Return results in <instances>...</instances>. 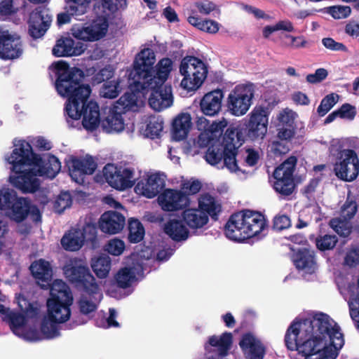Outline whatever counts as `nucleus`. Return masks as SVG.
<instances>
[{
  "label": "nucleus",
  "mask_w": 359,
  "mask_h": 359,
  "mask_svg": "<svg viewBox=\"0 0 359 359\" xmlns=\"http://www.w3.org/2000/svg\"><path fill=\"white\" fill-rule=\"evenodd\" d=\"M339 240L336 235L324 234L318 235L315 244L318 250L322 252L333 250L337 245Z\"/></svg>",
  "instance_id": "nucleus-46"
},
{
  "label": "nucleus",
  "mask_w": 359,
  "mask_h": 359,
  "mask_svg": "<svg viewBox=\"0 0 359 359\" xmlns=\"http://www.w3.org/2000/svg\"><path fill=\"white\" fill-rule=\"evenodd\" d=\"M246 130L243 128L230 126L224 133L222 141L208 140V149L205 154V161L212 165H217L222 162L230 170L236 172L239 170L236 155L238 149L245 141Z\"/></svg>",
  "instance_id": "nucleus-3"
},
{
  "label": "nucleus",
  "mask_w": 359,
  "mask_h": 359,
  "mask_svg": "<svg viewBox=\"0 0 359 359\" xmlns=\"http://www.w3.org/2000/svg\"><path fill=\"white\" fill-rule=\"evenodd\" d=\"M191 117L188 113H181L172 123V137L175 141L185 140L191 128Z\"/></svg>",
  "instance_id": "nucleus-36"
},
{
  "label": "nucleus",
  "mask_w": 359,
  "mask_h": 359,
  "mask_svg": "<svg viewBox=\"0 0 359 359\" xmlns=\"http://www.w3.org/2000/svg\"><path fill=\"white\" fill-rule=\"evenodd\" d=\"M121 92L118 80L106 81L100 88V94L102 97L108 99L116 98Z\"/></svg>",
  "instance_id": "nucleus-49"
},
{
  "label": "nucleus",
  "mask_w": 359,
  "mask_h": 359,
  "mask_svg": "<svg viewBox=\"0 0 359 359\" xmlns=\"http://www.w3.org/2000/svg\"><path fill=\"white\" fill-rule=\"evenodd\" d=\"M128 241L132 243L140 242L144 236V229L142 224L137 219L131 218L128 221Z\"/></svg>",
  "instance_id": "nucleus-44"
},
{
  "label": "nucleus",
  "mask_w": 359,
  "mask_h": 359,
  "mask_svg": "<svg viewBox=\"0 0 359 359\" xmlns=\"http://www.w3.org/2000/svg\"><path fill=\"white\" fill-rule=\"evenodd\" d=\"M290 142L279 140L273 141L270 144V151L275 157H280L290 151Z\"/></svg>",
  "instance_id": "nucleus-55"
},
{
  "label": "nucleus",
  "mask_w": 359,
  "mask_h": 359,
  "mask_svg": "<svg viewBox=\"0 0 359 359\" xmlns=\"http://www.w3.org/2000/svg\"><path fill=\"white\" fill-rule=\"evenodd\" d=\"M323 45L327 49L332 51L347 52V47L342 43L334 41L331 37H325L322 39Z\"/></svg>",
  "instance_id": "nucleus-61"
},
{
  "label": "nucleus",
  "mask_w": 359,
  "mask_h": 359,
  "mask_svg": "<svg viewBox=\"0 0 359 359\" xmlns=\"http://www.w3.org/2000/svg\"><path fill=\"white\" fill-rule=\"evenodd\" d=\"M158 201L164 211L182 210L189 204V198L182 191L167 189L158 197Z\"/></svg>",
  "instance_id": "nucleus-26"
},
{
  "label": "nucleus",
  "mask_w": 359,
  "mask_h": 359,
  "mask_svg": "<svg viewBox=\"0 0 359 359\" xmlns=\"http://www.w3.org/2000/svg\"><path fill=\"white\" fill-rule=\"evenodd\" d=\"M12 165L17 175L11 177V182L15 188L24 194H33L39 189L41 182L36 177L39 175L37 170L32 168L22 170L25 165H20L18 169H14V165Z\"/></svg>",
  "instance_id": "nucleus-23"
},
{
  "label": "nucleus",
  "mask_w": 359,
  "mask_h": 359,
  "mask_svg": "<svg viewBox=\"0 0 359 359\" xmlns=\"http://www.w3.org/2000/svg\"><path fill=\"white\" fill-rule=\"evenodd\" d=\"M124 242L118 238H114L108 241L105 246V250L114 256L121 255L125 250Z\"/></svg>",
  "instance_id": "nucleus-57"
},
{
  "label": "nucleus",
  "mask_w": 359,
  "mask_h": 359,
  "mask_svg": "<svg viewBox=\"0 0 359 359\" xmlns=\"http://www.w3.org/2000/svg\"><path fill=\"white\" fill-rule=\"evenodd\" d=\"M15 1H0V20H6L16 14L20 8H25L27 1H22L20 6L14 4Z\"/></svg>",
  "instance_id": "nucleus-48"
},
{
  "label": "nucleus",
  "mask_w": 359,
  "mask_h": 359,
  "mask_svg": "<svg viewBox=\"0 0 359 359\" xmlns=\"http://www.w3.org/2000/svg\"><path fill=\"white\" fill-rule=\"evenodd\" d=\"M23 53L20 36L8 29L0 28V58L13 60L19 58Z\"/></svg>",
  "instance_id": "nucleus-21"
},
{
  "label": "nucleus",
  "mask_w": 359,
  "mask_h": 359,
  "mask_svg": "<svg viewBox=\"0 0 359 359\" xmlns=\"http://www.w3.org/2000/svg\"><path fill=\"white\" fill-rule=\"evenodd\" d=\"M327 13L334 19L347 18L351 12V8L346 6H334L327 8Z\"/></svg>",
  "instance_id": "nucleus-58"
},
{
  "label": "nucleus",
  "mask_w": 359,
  "mask_h": 359,
  "mask_svg": "<svg viewBox=\"0 0 359 359\" xmlns=\"http://www.w3.org/2000/svg\"><path fill=\"white\" fill-rule=\"evenodd\" d=\"M336 176L345 182H352L359 174V159L353 149H343L339 153L334 165Z\"/></svg>",
  "instance_id": "nucleus-13"
},
{
  "label": "nucleus",
  "mask_w": 359,
  "mask_h": 359,
  "mask_svg": "<svg viewBox=\"0 0 359 359\" xmlns=\"http://www.w3.org/2000/svg\"><path fill=\"white\" fill-rule=\"evenodd\" d=\"M266 350L262 339L248 331V359H264Z\"/></svg>",
  "instance_id": "nucleus-39"
},
{
  "label": "nucleus",
  "mask_w": 359,
  "mask_h": 359,
  "mask_svg": "<svg viewBox=\"0 0 359 359\" xmlns=\"http://www.w3.org/2000/svg\"><path fill=\"white\" fill-rule=\"evenodd\" d=\"M201 183L198 180H194L192 182H185L182 184V189L188 197L189 195L196 194L201 189Z\"/></svg>",
  "instance_id": "nucleus-63"
},
{
  "label": "nucleus",
  "mask_w": 359,
  "mask_h": 359,
  "mask_svg": "<svg viewBox=\"0 0 359 359\" xmlns=\"http://www.w3.org/2000/svg\"><path fill=\"white\" fill-rule=\"evenodd\" d=\"M118 287L126 289L131 286L136 279L135 267H123L118 271L114 277Z\"/></svg>",
  "instance_id": "nucleus-41"
},
{
  "label": "nucleus",
  "mask_w": 359,
  "mask_h": 359,
  "mask_svg": "<svg viewBox=\"0 0 359 359\" xmlns=\"http://www.w3.org/2000/svg\"><path fill=\"white\" fill-rule=\"evenodd\" d=\"M0 210L16 223L25 220L30 214L35 222L41 221V215L39 208L31 204L29 199L18 197L12 189L0 190Z\"/></svg>",
  "instance_id": "nucleus-6"
},
{
  "label": "nucleus",
  "mask_w": 359,
  "mask_h": 359,
  "mask_svg": "<svg viewBox=\"0 0 359 359\" xmlns=\"http://www.w3.org/2000/svg\"><path fill=\"white\" fill-rule=\"evenodd\" d=\"M156 55L149 48L142 50L135 56L133 69L130 73L133 80L149 81L164 84L172 69V61L168 57L158 61L154 69Z\"/></svg>",
  "instance_id": "nucleus-4"
},
{
  "label": "nucleus",
  "mask_w": 359,
  "mask_h": 359,
  "mask_svg": "<svg viewBox=\"0 0 359 359\" xmlns=\"http://www.w3.org/2000/svg\"><path fill=\"white\" fill-rule=\"evenodd\" d=\"M64 274L68 281L81 292L97 293L98 284L87 266L71 260L63 267Z\"/></svg>",
  "instance_id": "nucleus-9"
},
{
  "label": "nucleus",
  "mask_w": 359,
  "mask_h": 359,
  "mask_svg": "<svg viewBox=\"0 0 359 359\" xmlns=\"http://www.w3.org/2000/svg\"><path fill=\"white\" fill-rule=\"evenodd\" d=\"M114 73V70L110 67H104L93 76V83L98 84L109 81L108 80L113 77Z\"/></svg>",
  "instance_id": "nucleus-60"
},
{
  "label": "nucleus",
  "mask_w": 359,
  "mask_h": 359,
  "mask_svg": "<svg viewBox=\"0 0 359 359\" xmlns=\"http://www.w3.org/2000/svg\"><path fill=\"white\" fill-rule=\"evenodd\" d=\"M343 264L349 268H355L359 265V247L351 246L347 250Z\"/></svg>",
  "instance_id": "nucleus-53"
},
{
  "label": "nucleus",
  "mask_w": 359,
  "mask_h": 359,
  "mask_svg": "<svg viewBox=\"0 0 359 359\" xmlns=\"http://www.w3.org/2000/svg\"><path fill=\"white\" fill-rule=\"evenodd\" d=\"M8 161L14 165V169H18L20 165L36 166L39 176L50 179L54 178L61 169V163L55 156L49 154L46 160L43 159L33 151L31 144L25 140H22L18 147L13 150Z\"/></svg>",
  "instance_id": "nucleus-5"
},
{
  "label": "nucleus",
  "mask_w": 359,
  "mask_h": 359,
  "mask_svg": "<svg viewBox=\"0 0 359 359\" xmlns=\"http://www.w3.org/2000/svg\"><path fill=\"white\" fill-rule=\"evenodd\" d=\"M92 1H66L65 10H68L72 18L78 17L85 14L90 6Z\"/></svg>",
  "instance_id": "nucleus-47"
},
{
  "label": "nucleus",
  "mask_w": 359,
  "mask_h": 359,
  "mask_svg": "<svg viewBox=\"0 0 359 359\" xmlns=\"http://www.w3.org/2000/svg\"><path fill=\"white\" fill-rule=\"evenodd\" d=\"M221 205L209 194L201 195L198 198V208L185 209L182 212L184 222L192 229L203 227L209 221V216L214 220L218 219Z\"/></svg>",
  "instance_id": "nucleus-7"
},
{
  "label": "nucleus",
  "mask_w": 359,
  "mask_h": 359,
  "mask_svg": "<svg viewBox=\"0 0 359 359\" xmlns=\"http://www.w3.org/2000/svg\"><path fill=\"white\" fill-rule=\"evenodd\" d=\"M32 276L42 289L50 287L53 278V269L50 263L43 259L34 261L29 267Z\"/></svg>",
  "instance_id": "nucleus-32"
},
{
  "label": "nucleus",
  "mask_w": 359,
  "mask_h": 359,
  "mask_svg": "<svg viewBox=\"0 0 359 359\" xmlns=\"http://www.w3.org/2000/svg\"><path fill=\"white\" fill-rule=\"evenodd\" d=\"M268 222L261 212L248 209V244L263 239L267 235Z\"/></svg>",
  "instance_id": "nucleus-27"
},
{
  "label": "nucleus",
  "mask_w": 359,
  "mask_h": 359,
  "mask_svg": "<svg viewBox=\"0 0 359 359\" xmlns=\"http://www.w3.org/2000/svg\"><path fill=\"white\" fill-rule=\"evenodd\" d=\"M86 49V46L83 43H76L69 36H61L56 41L52 53L55 57H69L80 55Z\"/></svg>",
  "instance_id": "nucleus-29"
},
{
  "label": "nucleus",
  "mask_w": 359,
  "mask_h": 359,
  "mask_svg": "<svg viewBox=\"0 0 359 359\" xmlns=\"http://www.w3.org/2000/svg\"><path fill=\"white\" fill-rule=\"evenodd\" d=\"M164 187V180L158 174L155 173L150 175L145 182H138L135 190L148 198H153L161 193Z\"/></svg>",
  "instance_id": "nucleus-34"
},
{
  "label": "nucleus",
  "mask_w": 359,
  "mask_h": 359,
  "mask_svg": "<svg viewBox=\"0 0 359 359\" xmlns=\"http://www.w3.org/2000/svg\"><path fill=\"white\" fill-rule=\"evenodd\" d=\"M118 9L117 5L113 1H95L93 10L96 18L89 25L95 40H100L106 35L109 28V22L114 18V13Z\"/></svg>",
  "instance_id": "nucleus-12"
},
{
  "label": "nucleus",
  "mask_w": 359,
  "mask_h": 359,
  "mask_svg": "<svg viewBox=\"0 0 359 359\" xmlns=\"http://www.w3.org/2000/svg\"><path fill=\"white\" fill-rule=\"evenodd\" d=\"M125 223V217L121 213L109 210L101 215L99 227L105 233L116 234L123 229Z\"/></svg>",
  "instance_id": "nucleus-30"
},
{
  "label": "nucleus",
  "mask_w": 359,
  "mask_h": 359,
  "mask_svg": "<svg viewBox=\"0 0 359 359\" xmlns=\"http://www.w3.org/2000/svg\"><path fill=\"white\" fill-rule=\"evenodd\" d=\"M97 163L90 156L86 157H74L69 165V173L73 180L79 182L83 181L85 175H93L97 169Z\"/></svg>",
  "instance_id": "nucleus-28"
},
{
  "label": "nucleus",
  "mask_w": 359,
  "mask_h": 359,
  "mask_svg": "<svg viewBox=\"0 0 359 359\" xmlns=\"http://www.w3.org/2000/svg\"><path fill=\"white\" fill-rule=\"evenodd\" d=\"M138 90L136 92H126L116 102L114 108L119 110L122 113H126L128 111H135L137 108V100L140 91L139 88L137 87Z\"/></svg>",
  "instance_id": "nucleus-40"
},
{
  "label": "nucleus",
  "mask_w": 359,
  "mask_h": 359,
  "mask_svg": "<svg viewBox=\"0 0 359 359\" xmlns=\"http://www.w3.org/2000/svg\"><path fill=\"white\" fill-rule=\"evenodd\" d=\"M293 262L296 268L311 274L315 272L316 262L315 252L307 248L299 249L293 255Z\"/></svg>",
  "instance_id": "nucleus-35"
},
{
  "label": "nucleus",
  "mask_w": 359,
  "mask_h": 359,
  "mask_svg": "<svg viewBox=\"0 0 359 359\" xmlns=\"http://www.w3.org/2000/svg\"><path fill=\"white\" fill-rule=\"evenodd\" d=\"M339 95L330 93L323 97L320 105L317 108L319 116H324L337 102Z\"/></svg>",
  "instance_id": "nucleus-51"
},
{
  "label": "nucleus",
  "mask_w": 359,
  "mask_h": 359,
  "mask_svg": "<svg viewBox=\"0 0 359 359\" xmlns=\"http://www.w3.org/2000/svg\"><path fill=\"white\" fill-rule=\"evenodd\" d=\"M72 198L69 194L65 193L60 194L55 201L54 207L60 213L62 212L67 208L71 206Z\"/></svg>",
  "instance_id": "nucleus-62"
},
{
  "label": "nucleus",
  "mask_w": 359,
  "mask_h": 359,
  "mask_svg": "<svg viewBox=\"0 0 359 359\" xmlns=\"http://www.w3.org/2000/svg\"><path fill=\"white\" fill-rule=\"evenodd\" d=\"M297 163L295 156H290L274 170L273 177V189L283 196H290L294 191L296 184L294 180V172Z\"/></svg>",
  "instance_id": "nucleus-10"
},
{
  "label": "nucleus",
  "mask_w": 359,
  "mask_h": 359,
  "mask_svg": "<svg viewBox=\"0 0 359 359\" xmlns=\"http://www.w3.org/2000/svg\"><path fill=\"white\" fill-rule=\"evenodd\" d=\"M297 114L285 109L277 116L276 137L281 141L291 142L297 133L295 118Z\"/></svg>",
  "instance_id": "nucleus-25"
},
{
  "label": "nucleus",
  "mask_w": 359,
  "mask_h": 359,
  "mask_svg": "<svg viewBox=\"0 0 359 359\" xmlns=\"http://www.w3.org/2000/svg\"><path fill=\"white\" fill-rule=\"evenodd\" d=\"M102 297L100 287H97V293L92 294L90 292H82L77 302L79 311L81 314L88 315L95 312L97 304Z\"/></svg>",
  "instance_id": "nucleus-37"
},
{
  "label": "nucleus",
  "mask_w": 359,
  "mask_h": 359,
  "mask_svg": "<svg viewBox=\"0 0 359 359\" xmlns=\"http://www.w3.org/2000/svg\"><path fill=\"white\" fill-rule=\"evenodd\" d=\"M269 108L262 105L256 106L248 118V140L252 141L263 140L267 133Z\"/></svg>",
  "instance_id": "nucleus-20"
},
{
  "label": "nucleus",
  "mask_w": 359,
  "mask_h": 359,
  "mask_svg": "<svg viewBox=\"0 0 359 359\" xmlns=\"http://www.w3.org/2000/svg\"><path fill=\"white\" fill-rule=\"evenodd\" d=\"M285 344L304 359H336L344 344L339 327L332 325L328 315L319 313L300 321H293L285 332Z\"/></svg>",
  "instance_id": "nucleus-2"
},
{
  "label": "nucleus",
  "mask_w": 359,
  "mask_h": 359,
  "mask_svg": "<svg viewBox=\"0 0 359 359\" xmlns=\"http://www.w3.org/2000/svg\"><path fill=\"white\" fill-rule=\"evenodd\" d=\"M187 21L198 29L210 34H215L219 30V23L212 20H202L198 15H191L187 18Z\"/></svg>",
  "instance_id": "nucleus-43"
},
{
  "label": "nucleus",
  "mask_w": 359,
  "mask_h": 359,
  "mask_svg": "<svg viewBox=\"0 0 359 359\" xmlns=\"http://www.w3.org/2000/svg\"><path fill=\"white\" fill-rule=\"evenodd\" d=\"M18 302L22 313L10 311L5 318L14 333H15L17 330L24 326L26 323V318H35L40 313V305L36 302H30L27 299L22 296L18 297Z\"/></svg>",
  "instance_id": "nucleus-17"
},
{
  "label": "nucleus",
  "mask_w": 359,
  "mask_h": 359,
  "mask_svg": "<svg viewBox=\"0 0 359 359\" xmlns=\"http://www.w3.org/2000/svg\"><path fill=\"white\" fill-rule=\"evenodd\" d=\"M72 33L76 39L79 40L84 41H96L90 26L85 27L75 25L72 28Z\"/></svg>",
  "instance_id": "nucleus-52"
},
{
  "label": "nucleus",
  "mask_w": 359,
  "mask_h": 359,
  "mask_svg": "<svg viewBox=\"0 0 359 359\" xmlns=\"http://www.w3.org/2000/svg\"><path fill=\"white\" fill-rule=\"evenodd\" d=\"M329 226L340 237L348 238L352 233V225L348 220L341 217H334L330 220Z\"/></svg>",
  "instance_id": "nucleus-45"
},
{
  "label": "nucleus",
  "mask_w": 359,
  "mask_h": 359,
  "mask_svg": "<svg viewBox=\"0 0 359 359\" xmlns=\"http://www.w3.org/2000/svg\"><path fill=\"white\" fill-rule=\"evenodd\" d=\"M57 79L55 88L62 97H67L65 111L69 118L79 120L83 117L85 129L93 131L101 124L102 130L110 133L124 129L122 112L110 109L109 114L100 120V108L97 102L88 101L91 88L88 84L81 83L83 72L77 67L70 68L67 62L60 60L53 65Z\"/></svg>",
  "instance_id": "nucleus-1"
},
{
  "label": "nucleus",
  "mask_w": 359,
  "mask_h": 359,
  "mask_svg": "<svg viewBox=\"0 0 359 359\" xmlns=\"http://www.w3.org/2000/svg\"><path fill=\"white\" fill-rule=\"evenodd\" d=\"M247 84L237 86L228 97L227 107L233 115L241 116L247 111Z\"/></svg>",
  "instance_id": "nucleus-31"
},
{
  "label": "nucleus",
  "mask_w": 359,
  "mask_h": 359,
  "mask_svg": "<svg viewBox=\"0 0 359 359\" xmlns=\"http://www.w3.org/2000/svg\"><path fill=\"white\" fill-rule=\"evenodd\" d=\"M337 110L339 113V118L348 120H353L357 113L355 107L348 103L343 104L341 107Z\"/></svg>",
  "instance_id": "nucleus-59"
},
{
  "label": "nucleus",
  "mask_w": 359,
  "mask_h": 359,
  "mask_svg": "<svg viewBox=\"0 0 359 359\" xmlns=\"http://www.w3.org/2000/svg\"><path fill=\"white\" fill-rule=\"evenodd\" d=\"M48 289H50V297L47 300V306H50L51 303L55 306V308L71 311L73 296L65 282L60 279L52 280Z\"/></svg>",
  "instance_id": "nucleus-22"
},
{
  "label": "nucleus",
  "mask_w": 359,
  "mask_h": 359,
  "mask_svg": "<svg viewBox=\"0 0 359 359\" xmlns=\"http://www.w3.org/2000/svg\"><path fill=\"white\" fill-rule=\"evenodd\" d=\"M163 124L158 118L150 117L144 130L145 135L152 140L158 138L163 128Z\"/></svg>",
  "instance_id": "nucleus-50"
},
{
  "label": "nucleus",
  "mask_w": 359,
  "mask_h": 359,
  "mask_svg": "<svg viewBox=\"0 0 359 359\" xmlns=\"http://www.w3.org/2000/svg\"><path fill=\"white\" fill-rule=\"evenodd\" d=\"M290 226V219L285 215H277L273 220V229L282 231Z\"/></svg>",
  "instance_id": "nucleus-64"
},
{
  "label": "nucleus",
  "mask_w": 359,
  "mask_h": 359,
  "mask_svg": "<svg viewBox=\"0 0 359 359\" xmlns=\"http://www.w3.org/2000/svg\"><path fill=\"white\" fill-rule=\"evenodd\" d=\"M227 126V121L226 120L220 121H213L210 123L209 129L205 135H207L208 140L215 141V137L217 135H221L224 129Z\"/></svg>",
  "instance_id": "nucleus-56"
},
{
  "label": "nucleus",
  "mask_w": 359,
  "mask_h": 359,
  "mask_svg": "<svg viewBox=\"0 0 359 359\" xmlns=\"http://www.w3.org/2000/svg\"><path fill=\"white\" fill-rule=\"evenodd\" d=\"M50 303L47 306V316H45L41 323L40 330L43 339H50L60 336L58 324L67 322L71 316V311L55 308Z\"/></svg>",
  "instance_id": "nucleus-16"
},
{
  "label": "nucleus",
  "mask_w": 359,
  "mask_h": 359,
  "mask_svg": "<svg viewBox=\"0 0 359 359\" xmlns=\"http://www.w3.org/2000/svg\"><path fill=\"white\" fill-rule=\"evenodd\" d=\"M224 94L222 90H212L202 97L200 109L204 115L214 116L221 110Z\"/></svg>",
  "instance_id": "nucleus-33"
},
{
  "label": "nucleus",
  "mask_w": 359,
  "mask_h": 359,
  "mask_svg": "<svg viewBox=\"0 0 359 359\" xmlns=\"http://www.w3.org/2000/svg\"><path fill=\"white\" fill-rule=\"evenodd\" d=\"M134 83L136 87L140 86L144 91H151L149 104L155 111H161L172 104L173 97L170 85H160L156 82L142 80H134Z\"/></svg>",
  "instance_id": "nucleus-11"
},
{
  "label": "nucleus",
  "mask_w": 359,
  "mask_h": 359,
  "mask_svg": "<svg viewBox=\"0 0 359 359\" xmlns=\"http://www.w3.org/2000/svg\"><path fill=\"white\" fill-rule=\"evenodd\" d=\"M103 175L111 187L119 191L133 187L136 181L133 168L116 166L112 163L104 165Z\"/></svg>",
  "instance_id": "nucleus-14"
},
{
  "label": "nucleus",
  "mask_w": 359,
  "mask_h": 359,
  "mask_svg": "<svg viewBox=\"0 0 359 359\" xmlns=\"http://www.w3.org/2000/svg\"><path fill=\"white\" fill-rule=\"evenodd\" d=\"M97 238V229L93 224H86L82 229L72 228L61 239L62 248L67 251L80 250L84 242L94 243Z\"/></svg>",
  "instance_id": "nucleus-15"
},
{
  "label": "nucleus",
  "mask_w": 359,
  "mask_h": 359,
  "mask_svg": "<svg viewBox=\"0 0 359 359\" xmlns=\"http://www.w3.org/2000/svg\"><path fill=\"white\" fill-rule=\"evenodd\" d=\"M358 211V205L355 201L347 199L341 208V218L350 220Z\"/></svg>",
  "instance_id": "nucleus-54"
},
{
  "label": "nucleus",
  "mask_w": 359,
  "mask_h": 359,
  "mask_svg": "<svg viewBox=\"0 0 359 359\" xmlns=\"http://www.w3.org/2000/svg\"><path fill=\"white\" fill-rule=\"evenodd\" d=\"M246 217L247 209L230 217L224 226V233L228 238L238 243H245L247 241Z\"/></svg>",
  "instance_id": "nucleus-24"
},
{
  "label": "nucleus",
  "mask_w": 359,
  "mask_h": 359,
  "mask_svg": "<svg viewBox=\"0 0 359 359\" xmlns=\"http://www.w3.org/2000/svg\"><path fill=\"white\" fill-rule=\"evenodd\" d=\"M52 22V15L48 8L39 6L34 9L27 21L28 34L34 39H38L45 35Z\"/></svg>",
  "instance_id": "nucleus-19"
},
{
  "label": "nucleus",
  "mask_w": 359,
  "mask_h": 359,
  "mask_svg": "<svg viewBox=\"0 0 359 359\" xmlns=\"http://www.w3.org/2000/svg\"><path fill=\"white\" fill-rule=\"evenodd\" d=\"M232 343L233 336L231 332H225L220 336L209 337L204 344V359H227Z\"/></svg>",
  "instance_id": "nucleus-18"
},
{
  "label": "nucleus",
  "mask_w": 359,
  "mask_h": 359,
  "mask_svg": "<svg viewBox=\"0 0 359 359\" xmlns=\"http://www.w3.org/2000/svg\"><path fill=\"white\" fill-rule=\"evenodd\" d=\"M111 264V261L109 256L102 255L92 260L91 267L98 278H104L109 273Z\"/></svg>",
  "instance_id": "nucleus-42"
},
{
  "label": "nucleus",
  "mask_w": 359,
  "mask_h": 359,
  "mask_svg": "<svg viewBox=\"0 0 359 359\" xmlns=\"http://www.w3.org/2000/svg\"><path fill=\"white\" fill-rule=\"evenodd\" d=\"M180 72L184 76L181 86L188 90H194L203 84L208 74V69L201 60L189 56L182 59Z\"/></svg>",
  "instance_id": "nucleus-8"
},
{
  "label": "nucleus",
  "mask_w": 359,
  "mask_h": 359,
  "mask_svg": "<svg viewBox=\"0 0 359 359\" xmlns=\"http://www.w3.org/2000/svg\"><path fill=\"white\" fill-rule=\"evenodd\" d=\"M183 222V219H170L165 224V233L170 238L177 242L187 240L189 237V232Z\"/></svg>",
  "instance_id": "nucleus-38"
}]
</instances>
